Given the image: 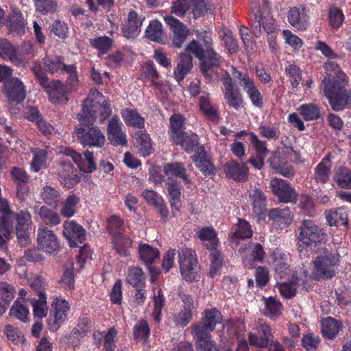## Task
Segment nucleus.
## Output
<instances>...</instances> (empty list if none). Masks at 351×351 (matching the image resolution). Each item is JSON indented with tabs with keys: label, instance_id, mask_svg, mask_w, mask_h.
<instances>
[{
	"label": "nucleus",
	"instance_id": "obj_13",
	"mask_svg": "<svg viewBox=\"0 0 351 351\" xmlns=\"http://www.w3.org/2000/svg\"><path fill=\"white\" fill-rule=\"evenodd\" d=\"M58 175L59 181L67 189L72 188L80 180L76 169L70 161L63 160L59 163Z\"/></svg>",
	"mask_w": 351,
	"mask_h": 351
},
{
	"label": "nucleus",
	"instance_id": "obj_52",
	"mask_svg": "<svg viewBox=\"0 0 351 351\" xmlns=\"http://www.w3.org/2000/svg\"><path fill=\"white\" fill-rule=\"evenodd\" d=\"M300 114L305 120H313L319 117V110L314 104H303L300 107Z\"/></svg>",
	"mask_w": 351,
	"mask_h": 351
},
{
	"label": "nucleus",
	"instance_id": "obj_36",
	"mask_svg": "<svg viewBox=\"0 0 351 351\" xmlns=\"http://www.w3.org/2000/svg\"><path fill=\"white\" fill-rule=\"evenodd\" d=\"M42 62L45 66V71L51 74L59 71H64V65H66L63 62V58L61 56H47L43 59Z\"/></svg>",
	"mask_w": 351,
	"mask_h": 351
},
{
	"label": "nucleus",
	"instance_id": "obj_41",
	"mask_svg": "<svg viewBox=\"0 0 351 351\" xmlns=\"http://www.w3.org/2000/svg\"><path fill=\"white\" fill-rule=\"evenodd\" d=\"M38 215L42 221L47 225L56 226L60 223L58 214L45 206L40 207Z\"/></svg>",
	"mask_w": 351,
	"mask_h": 351
},
{
	"label": "nucleus",
	"instance_id": "obj_37",
	"mask_svg": "<svg viewBox=\"0 0 351 351\" xmlns=\"http://www.w3.org/2000/svg\"><path fill=\"white\" fill-rule=\"evenodd\" d=\"M333 179L339 187L351 189V170L348 168L340 167Z\"/></svg>",
	"mask_w": 351,
	"mask_h": 351
},
{
	"label": "nucleus",
	"instance_id": "obj_48",
	"mask_svg": "<svg viewBox=\"0 0 351 351\" xmlns=\"http://www.w3.org/2000/svg\"><path fill=\"white\" fill-rule=\"evenodd\" d=\"M123 117L125 122L129 125L138 128H143L144 127V119L134 110H125L123 113Z\"/></svg>",
	"mask_w": 351,
	"mask_h": 351
},
{
	"label": "nucleus",
	"instance_id": "obj_20",
	"mask_svg": "<svg viewBox=\"0 0 351 351\" xmlns=\"http://www.w3.org/2000/svg\"><path fill=\"white\" fill-rule=\"evenodd\" d=\"M87 102L88 106V110L92 113H94V120L98 115L99 121L103 122L108 119L112 113L110 104L108 100H105L102 104L95 101L94 100H90L88 98L84 100V104Z\"/></svg>",
	"mask_w": 351,
	"mask_h": 351
},
{
	"label": "nucleus",
	"instance_id": "obj_25",
	"mask_svg": "<svg viewBox=\"0 0 351 351\" xmlns=\"http://www.w3.org/2000/svg\"><path fill=\"white\" fill-rule=\"evenodd\" d=\"M0 52L4 53L16 66H24L26 64L25 60L19 55L17 49L6 40H0Z\"/></svg>",
	"mask_w": 351,
	"mask_h": 351
},
{
	"label": "nucleus",
	"instance_id": "obj_35",
	"mask_svg": "<svg viewBox=\"0 0 351 351\" xmlns=\"http://www.w3.org/2000/svg\"><path fill=\"white\" fill-rule=\"evenodd\" d=\"M145 35L148 39L157 43L163 40L162 24L157 20H153L149 23L145 31Z\"/></svg>",
	"mask_w": 351,
	"mask_h": 351
},
{
	"label": "nucleus",
	"instance_id": "obj_53",
	"mask_svg": "<svg viewBox=\"0 0 351 351\" xmlns=\"http://www.w3.org/2000/svg\"><path fill=\"white\" fill-rule=\"evenodd\" d=\"M28 314V309L25 306L24 304H21L19 300L15 302L10 311V316L16 317L17 319L23 322H26L27 319Z\"/></svg>",
	"mask_w": 351,
	"mask_h": 351
},
{
	"label": "nucleus",
	"instance_id": "obj_28",
	"mask_svg": "<svg viewBox=\"0 0 351 351\" xmlns=\"http://www.w3.org/2000/svg\"><path fill=\"white\" fill-rule=\"evenodd\" d=\"M243 80L245 82L241 86L248 95L253 105L256 107L261 108L263 104V97L258 88L255 86L254 80L252 79H243Z\"/></svg>",
	"mask_w": 351,
	"mask_h": 351
},
{
	"label": "nucleus",
	"instance_id": "obj_9",
	"mask_svg": "<svg viewBox=\"0 0 351 351\" xmlns=\"http://www.w3.org/2000/svg\"><path fill=\"white\" fill-rule=\"evenodd\" d=\"M271 191L280 202L295 203L298 193L285 180L274 178L270 182Z\"/></svg>",
	"mask_w": 351,
	"mask_h": 351
},
{
	"label": "nucleus",
	"instance_id": "obj_33",
	"mask_svg": "<svg viewBox=\"0 0 351 351\" xmlns=\"http://www.w3.org/2000/svg\"><path fill=\"white\" fill-rule=\"evenodd\" d=\"M199 238L202 241H208L206 244L207 249L210 250H215L218 243V239L215 230L211 227H204L199 230L198 234Z\"/></svg>",
	"mask_w": 351,
	"mask_h": 351
},
{
	"label": "nucleus",
	"instance_id": "obj_60",
	"mask_svg": "<svg viewBox=\"0 0 351 351\" xmlns=\"http://www.w3.org/2000/svg\"><path fill=\"white\" fill-rule=\"evenodd\" d=\"M286 73L291 77L290 82L293 88H296L302 80V73L300 68L294 64H291L286 69Z\"/></svg>",
	"mask_w": 351,
	"mask_h": 351
},
{
	"label": "nucleus",
	"instance_id": "obj_4",
	"mask_svg": "<svg viewBox=\"0 0 351 351\" xmlns=\"http://www.w3.org/2000/svg\"><path fill=\"white\" fill-rule=\"evenodd\" d=\"M348 77L338 64L330 61V107L335 111L345 109L351 101Z\"/></svg>",
	"mask_w": 351,
	"mask_h": 351
},
{
	"label": "nucleus",
	"instance_id": "obj_21",
	"mask_svg": "<svg viewBox=\"0 0 351 351\" xmlns=\"http://www.w3.org/2000/svg\"><path fill=\"white\" fill-rule=\"evenodd\" d=\"M253 204V212L257 216L258 220L263 219L266 214V199L264 193L259 189H256L250 195Z\"/></svg>",
	"mask_w": 351,
	"mask_h": 351
},
{
	"label": "nucleus",
	"instance_id": "obj_15",
	"mask_svg": "<svg viewBox=\"0 0 351 351\" xmlns=\"http://www.w3.org/2000/svg\"><path fill=\"white\" fill-rule=\"evenodd\" d=\"M138 252L141 258L146 263L150 273L151 280L154 282L158 276L159 271L152 264L156 259L159 258V251L149 245L145 244L139 245Z\"/></svg>",
	"mask_w": 351,
	"mask_h": 351
},
{
	"label": "nucleus",
	"instance_id": "obj_45",
	"mask_svg": "<svg viewBox=\"0 0 351 351\" xmlns=\"http://www.w3.org/2000/svg\"><path fill=\"white\" fill-rule=\"evenodd\" d=\"M41 198L46 204L53 206L60 201V195L53 187L45 186L41 192Z\"/></svg>",
	"mask_w": 351,
	"mask_h": 351
},
{
	"label": "nucleus",
	"instance_id": "obj_40",
	"mask_svg": "<svg viewBox=\"0 0 351 351\" xmlns=\"http://www.w3.org/2000/svg\"><path fill=\"white\" fill-rule=\"evenodd\" d=\"M31 303L33 306V312L35 317L41 319L47 315L48 308L45 294L40 293L38 299H33Z\"/></svg>",
	"mask_w": 351,
	"mask_h": 351
},
{
	"label": "nucleus",
	"instance_id": "obj_22",
	"mask_svg": "<svg viewBox=\"0 0 351 351\" xmlns=\"http://www.w3.org/2000/svg\"><path fill=\"white\" fill-rule=\"evenodd\" d=\"M142 20L135 11H131L128 16L127 24L122 28L123 35L128 38H134L140 32Z\"/></svg>",
	"mask_w": 351,
	"mask_h": 351
},
{
	"label": "nucleus",
	"instance_id": "obj_47",
	"mask_svg": "<svg viewBox=\"0 0 351 351\" xmlns=\"http://www.w3.org/2000/svg\"><path fill=\"white\" fill-rule=\"evenodd\" d=\"M221 319V313L216 308H212L204 311V316L200 322L205 325H210V329L214 330L216 324L219 323Z\"/></svg>",
	"mask_w": 351,
	"mask_h": 351
},
{
	"label": "nucleus",
	"instance_id": "obj_44",
	"mask_svg": "<svg viewBox=\"0 0 351 351\" xmlns=\"http://www.w3.org/2000/svg\"><path fill=\"white\" fill-rule=\"evenodd\" d=\"M304 10L300 12L297 8H291L288 14V21L291 25L295 27L299 30L306 29V22L303 21V14Z\"/></svg>",
	"mask_w": 351,
	"mask_h": 351
},
{
	"label": "nucleus",
	"instance_id": "obj_42",
	"mask_svg": "<svg viewBox=\"0 0 351 351\" xmlns=\"http://www.w3.org/2000/svg\"><path fill=\"white\" fill-rule=\"evenodd\" d=\"M224 97L227 104L235 110H238L243 104V98L237 88H233L224 92Z\"/></svg>",
	"mask_w": 351,
	"mask_h": 351
},
{
	"label": "nucleus",
	"instance_id": "obj_58",
	"mask_svg": "<svg viewBox=\"0 0 351 351\" xmlns=\"http://www.w3.org/2000/svg\"><path fill=\"white\" fill-rule=\"evenodd\" d=\"M212 251L213 252L210 254L211 265L209 275L213 278L216 275L217 271L221 267L223 259L221 253L219 251H217L216 249L213 250Z\"/></svg>",
	"mask_w": 351,
	"mask_h": 351
},
{
	"label": "nucleus",
	"instance_id": "obj_50",
	"mask_svg": "<svg viewBox=\"0 0 351 351\" xmlns=\"http://www.w3.org/2000/svg\"><path fill=\"white\" fill-rule=\"evenodd\" d=\"M154 308L152 313L154 320L159 322L160 320L161 311L165 306V296L161 289L157 291V294L154 296Z\"/></svg>",
	"mask_w": 351,
	"mask_h": 351
},
{
	"label": "nucleus",
	"instance_id": "obj_14",
	"mask_svg": "<svg viewBox=\"0 0 351 351\" xmlns=\"http://www.w3.org/2000/svg\"><path fill=\"white\" fill-rule=\"evenodd\" d=\"M256 333H250L248 341L251 346L260 348H267L270 341L274 339L271 329L265 323L260 324L256 326Z\"/></svg>",
	"mask_w": 351,
	"mask_h": 351
},
{
	"label": "nucleus",
	"instance_id": "obj_1",
	"mask_svg": "<svg viewBox=\"0 0 351 351\" xmlns=\"http://www.w3.org/2000/svg\"><path fill=\"white\" fill-rule=\"evenodd\" d=\"M185 51L180 53L174 71V76L179 83L193 67V58L186 52L193 53L199 59L200 71L206 78L209 80L218 79L217 69L221 65L223 58L213 49L212 39L208 36H199L197 40H192Z\"/></svg>",
	"mask_w": 351,
	"mask_h": 351
},
{
	"label": "nucleus",
	"instance_id": "obj_63",
	"mask_svg": "<svg viewBox=\"0 0 351 351\" xmlns=\"http://www.w3.org/2000/svg\"><path fill=\"white\" fill-rule=\"evenodd\" d=\"M4 333L6 335L7 338L17 344L19 341L23 343L25 341L23 335H21V332L17 328H14L11 325H7L5 327Z\"/></svg>",
	"mask_w": 351,
	"mask_h": 351
},
{
	"label": "nucleus",
	"instance_id": "obj_12",
	"mask_svg": "<svg viewBox=\"0 0 351 351\" xmlns=\"http://www.w3.org/2000/svg\"><path fill=\"white\" fill-rule=\"evenodd\" d=\"M164 20L173 32L172 44L173 47L180 48L186 39L189 29L173 16H165Z\"/></svg>",
	"mask_w": 351,
	"mask_h": 351
},
{
	"label": "nucleus",
	"instance_id": "obj_2",
	"mask_svg": "<svg viewBox=\"0 0 351 351\" xmlns=\"http://www.w3.org/2000/svg\"><path fill=\"white\" fill-rule=\"evenodd\" d=\"M94 113L88 110L87 102L82 105V112L77 114L79 125L76 128V136L84 147L101 148L106 142V138L97 126L93 125Z\"/></svg>",
	"mask_w": 351,
	"mask_h": 351
},
{
	"label": "nucleus",
	"instance_id": "obj_61",
	"mask_svg": "<svg viewBox=\"0 0 351 351\" xmlns=\"http://www.w3.org/2000/svg\"><path fill=\"white\" fill-rule=\"evenodd\" d=\"M91 45L101 53H106L111 48L112 40L107 36L100 37L93 40Z\"/></svg>",
	"mask_w": 351,
	"mask_h": 351
},
{
	"label": "nucleus",
	"instance_id": "obj_56",
	"mask_svg": "<svg viewBox=\"0 0 351 351\" xmlns=\"http://www.w3.org/2000/svg\"><path fill=\"white\" fill-rule=\"evenodd\" d=\"M149 333V328L147 322L141 320L135 326L134 330V338L137 341H145Z\"/></svg>",
	"mask_w": 351,
	"mask_h": 351
},
{
	"label": "nucleus",
	"instance_id": "obj_32",
	"mask_svg": "<svg viewBox=\"0 0 351 351\" xmlns=\"http://www.w3.org/2000/svg\"><path fill=\"white\" fill-rule=\"evenodd\" d=\"M329 153H328L315 170L314 179L317 184H325L329 180Z\"/></svg>",
	"mask_w": 351,
	"mask_h": 351
},
{
	"label": "nucleus",
	"instance_id": "obj_29",
	"mask_svg": "<svg viewBox=\"0 0 351 351\" xmlns=\"http://www.w3.org/2000/svg\"><path fill=\"white\" fill-rule=\"evenodd\" d=\"M205 151L204 147L200 148L197 154L192 156V160L194 162L197 163V167L206 176H208L214 173V167L205 156Z\"/></svg>",
	"mask_w": 351,
	"mask_h": 351
},
{
	"label": "nucleus",
	"instance_id": "obj_55",
	"mask_svg": "<svg viewBox=\"0 0 351 351\" xmlns=\"http://www.w3.org/2000/svg\"><path fill=\"white\" fill-rule=\"evenodd\" d=\"M36 9L38 12L45 14L56 10V0H35Z\"/></svg>",
	"mask_w": 351,
	"mask_h": 351
},
{
	"label": "nucleus",
	"instance_id": "obj_49",
	"mask_svg": "<svg viewBox=\"0 0 351 351\" xmlns=\"http://www.w3.org/2000/svg\"><path fill=\"white\" fill-rule=\"evenodd\" d=\"M25 21L20 13L13 12L10 16V28L11 31L21 34L24 32Z\"/></svg>",
	"mask_w": 351,
	"mask_h": 351
},
{
	"label": "nucleus",
	"instance_id": "obj_59",
	"mask_svg": "<svg viewBox=\"0 0 351 351\" xmlns=\"http://www.w3.org/2000/svg\"><path fill=\"white\" fill-rule=\"evenodd\" d=\"M28 283L30 287L38 293V296L40 293L45 294L43 291L46 285L40 276L34 274H30L28 278Z\"/></svg>",
	"mask_w": 351,
	"mask_h": 351
},
{
	"label": "nucleus",
	"instance_id": "obj_62",
	"mask_svg": "<svg viewBox=\"0 0 351 351\" xmlns=\"http://www.w3.org/2000/svg\"><path fill=\"white\" fill-rule=\"evenodd\" d=\"M298 281L283 282L279 285L278 289L282 295L287 298H291L295 295L296 284Z\"/></svg>",
	"mask_w": 351,
	"mask_h": 351
},
{
	"label": "nucleus",
	"instance_id": "obj_11",
	"mask_svg": "<svg viewBox=\"0 0 351 351\" xmlns=\"http://www.w3.org/2000/svg\"><path fill=\"white\" fill-rule=\"evenodd\" d=\"M63 234L71 247H80L78 243L83 244L86 240L85 230L74 221L64 223Z\"/></svg>",
	"mask_w": 351,
	"mask_h": 351
},
{
	"label": "nucleus",
	"instance_id": "obj_23",
	"mask_svg": "<svg viewBox=\"0 0 351 351\" xmlns=\"http://www.w3.org/2000/svg\"><path fill=\"white\" fill-rule=\"evenodd\" d=\"M108 139L112 145H125L127 143L126 137L121 131V128L117 118L113 117L108 125Z\"/></svg>",
	"mask_w": 351,
	"mask_h": 351
},
{
	"label": "nucleus",
	"instance_id": "obj_17",
	"mask_svg": "<svg viewBox=\"0 0 351 351\" xmlns=\"http://www.w3.org/2000/svg\"><path fill=\"white\" fill-rule=\"evenodd\" d=\"M223 171L227 177L237 182L245 181L247 178L248 169L244 163L240 164L234 160L228 161L224 165Z\"/></svg>",
	"mask_w": 351,
	"mask_h": 351
},
{
	"label": "nucleus",
	"instance_id": "obj_19",
	"mask_svg": "<svg viewBox=\"0 0 351 351\" xmlns=\"http://www.w3.org/2000/svg\"><path fill=\"white\" fill-rule=\"evenodd\" d=\"M172 141L176 145H180L187 152L200 151L198 136L195 134H187L185 132L177 135H172Z\"/></svg>",
	"mask_w": 351,
	"mask_h": 351
},
{
	"label": "nucleus",
	"instance_id": "obj_6",
	"mask_svg": "<svg viewBox=\"0 0 351 351\" xmlns=\"http://www.w3.org/2000/svg\"><path fill=\"white\" fill-rule=\"evenodd\" d=\"M31 71L38 80L40 85L49 95L53 103L58 102L59 99L66 95V88L62 82L60 80L49 82V78L47 77L39 63H34L31 68Z\"/></svg>",
	"mask_w": 351,
	"mask_h": 351
},
{
	"label": "nucleus",
	"instance_id": "obj_54",
	"mask_svg": "<svg viewBox=\"0 0 351 351\" xmlns=\"http://www.w3.org/2000/svg\"><path fill=\"white\" fill-rule=\"evenodd\" d=\"M268 217L274 221L280 222L282 220H291L292 214L288 208L285 209L277 208L270 210Z\"/></svg>",
	"mask_w": 351,
	"mask_h": 351
},
{
	"label": "nucleus",
	"instance_id": "obj_5",
	"mask_svg": "<svg viewBox=\"0 0 351 351\" xmlns=\"http://www.w3.org/2000/svg\"><path fill=\"white\" fill-rule=\"evenodd\" d=\"M299 229L298 239L300 247L316 246L325 243L328 240L326 233L311 220H303Z\"/></svg>",
	"mask_w": 351,
	"mask_h": 351
},
{
	"label": "nucleus",
	"instance_id": "obj_8",
	"mask_svg": "<svg viewBox=\"0 0 351 351\" xmlns=\"http://www.w3.org/2000/svg\"><path fill=\"white\" fill-rule=\"evenodd\" d=\"M51 307L48 324L50 330L56 331L65 321L69 306L66 300L53 297Z\"/></svg>",
	"mask_w": 351,
	"mask_h": 351
},
{
	"label": "nucleus",
	"instance_id": "obj_51",
	"mask_svg": "<svg viewBox=\"0 0 351 351\" xmlns=\"http://www.w3.org/2000/svg\"><path fill=\"white\" fill-rule=\"evenodd\" d=\"M265 315L271 318H275L280 314L281 304L275 300L273 298H269L265 300Z\"/></svg>",
	"mask_w": 351,
	"mask_h": 351
},
{
	"label": "nucleus",
	"instance_id": "obj_43",
	"mask_svg": "<svg viewBox=\"0 0 351 351\" xmlns=\"http://www.w3.org/2000/svg\"><path fill=\"white\" fill-rule=\"evenodd\" d=\"M210 326L209 324L205 325L202 322H199L193 326L192 333L196 340V343L210 338V333L213 330L210 329Z\"/></svg>",
	"mask_w": 351,
	"mask_h": 351
},
{
	"label": "nucleus",
	"instance_id": "obj_34",
	"mask_svg": "<svg viewBox=\"0 0 351 351\" xmlns=\"http://www.w3.org/2000/svg\"><path fill=\"white\" fill-rule=\"evenodd\" d=\"M168 193L171 206L178 207L180 205V186L177 180L169 178L167 179Z\"/></svg>",
	"mask_w": 351,
	"mask_h": 351
},
{
	"label": "nucleus",
	"instance_id": "obj_64",
	"mask_svg": "<svg viewBox=\"0 0 351 351\" xmlns=\"http://www.w3.org/2000/svg\"><path fill=\"white\" fill-rule=\"evenodd\" d=\"M186 11H191V0H176L172 5V12L182 16Z\"/></svg>",
	"mask_w": 351,
	"mask_h": 351
},
{
	"label": "nucleus",
	"instance_id": "obj_39",
	"mask_svg": "<svg viewBox=\"0 0 351 351\" xmlns=\"http://www.w3.org/2000/svg\"><path fill=\"white\" fill-rule=\"evenodd\" d=\"M136 135L134 144L143 156L149 155L152 149V144L148 134L143 131H138Z\"/></svg>",
	"mask_w": 351,
	"mask_h": 351
},
{
	"label": "nucleus",
	"instance_id": "obj_57",
	"mask_svg": "<svg viewBox=\"0 0 351 351\" xmlns=\"http://www.w3.org/2000/svg\"><path fill=\"white\" fill-rule=\"evenodd\" d=\"M345 16L342 10L337 7H330V27L339 28L343 24Z\"/></svg>",
	"mask_w": 351,
	"mask_h": 351
},
{
	"label": "nucleus",
	"instance_id": "obj_31",
	"mask_svg": "<svg viewBox=\"0 0 351 351\" xmlns=\"http://www.w3.org/2000/svg\"><path fill=\"white\" fill-rule=\"evenodd\" d=\"M343 226L348 229V210L346 207L330 209V226Z\"/></svg>",
	"mask_w": 351,
	"mask_h": 351
},
{
	"label": "nucleus",
	"instance_id": "obj_24",
	"mask_svg": "<svg viewBox=\"0 0 351 351\" xmlns=\"http://www.w3.org/2000/svg\"><path fill=\"white\" fill-rule=\"evenodd\" d=\"M199 106L201 112L205 117L214 123L218 122L219 119L217 107L212 104L210 98L207 95H202L199 99Z\"/></svg>",
	"mask_w": 351,
	"mask_h": 351
},
{
	"label": "nucleus",
	"instance_id": "obj_10",
	"mask_svg": "<svg viewBox=\"0 0 351 351\" xmlns=\"http://www.w3.org/2000/svg\"><path fill=\"white\" fill-rule=\"evenodd\" d=\"M3 92L10 104H18L26 96L25 86L18 77H12L4 82Z\"/></svg>",
	"mask_w": 351,
	"mask_h": 351
},
{
	"label": "nucleus",
	"instance_id": "obj_46",
	"mask_svg": "<svg viewBox=\"0 0 351 351\" xmlns=\"http://www.w3.org/2000/svg\"><path fill=\"white\" fill-rule=\"evenodd\" d=\"M79 200V197L75 195L67 197L60 210V213L66 217L73 216L75 212V206L78 204Z\"/></svg>",
	"mask_w": 351,
	"mask_h": 351
},
{
	"label": "nucleus",
	"instance_id": "obj_16",
	"mask_svg": "<svg viewBox=\"0 0 351 351\" xmlns=\"http://www.w3.org/2000/svg\"><path fill=\"white\" fill-rule=\"evenodd\" d=\"M37 241L40 248L47 253L53 254L59 249V242L56 235L47 228L38 230Z\"/></svg>",
	"mask_w": 351,
	"mask_h": 351
},
{
	"label": "nucleus",
	"instance_id": "obj_7",
	"mask_svg": "<svg viewBox=\"0 0 351 351\" xmlns=\"http://www.w3.org/2000/svg\"><path fill=\"white\" fill-rule=\"evenodd\" d=\"M178 257L183 279L189 282L195 280L200 270L195 252L188 248L181 249L178 251Z\"/></svg>",
	"mask_w": 351,
	"mask_h": 351
},
{
	"label": "nucleus",
	"instance_id": "obj_27",
	"mask_svg": "<svg viewBox=\"0 0 351 351\" xmlns=\"http://www.w3.org/2000/svg\"><path fill=\"white\" fill-rule=\"evenodd\" d=\"M114 249L123 256L130 255L129 249L132 245V240L121 232H115L112 239Z\"/></svg>",
	"mask_w": 351,
	"mask_h": 351
},
{
	"label": "nucleus",
	"instance_id": "obj_3",
	"mask_svg": "<svg viewBox=\"0 0 351 351\" xmlns=\"http://www.w3.org/2000/svg\"><path fill=\"white\" fill-rule=\"evenodd\" d=\"M14 221H16V229H29L32 216L27 210H21L19 213L12 212L8 202L0 198V247L2 249L10 239Z\"/></svg>",
	"mask_w": 351,
	"mask_h": 351
},
{
	"label": "nucleus",
	"instance_id": "obj_18",
	"mask_svg": "<svg viewBox=\"0 0 351 351\" xmlns=\"http://www.w3.org/2000/svg\"><path fill=\"white\" fill-rule=\"evenodd\" d=\"M314 271L313 278L315 280L327 279L329 278V254L326 249L324 254L319 255L313 261Z\"/></svg>",
	"mask_w": 351,
	"mask_h": 351
},
{
	"label": "nucleus",
	"instance_id": "obj_30",
	"mask_svg": "<svg viewBox=\"0 0 351 351\" xmlns=\"http://www.w3.org/2000/svg\"><path fill=\"white\" fill-rule=\"evenodd\" d=\"M164 173L166 175L171 174L181 178L185 184L191 183L183 163L178 162L168 163L164 167Z\"/></svg>",
	"mask_w": 351,
	"mask_h": 351
},
{
	"label": "nucleus",
	"instance_id": "obj_26",
	"mask_svg": "<svg viewBox=\"0 0 351 351\" xmlns=\"http://www.w3.org/2000/svg\"><path fill=\"white\" fill-rule=\"evenodd\" d=\"M215 10L211 0H191V12L195 18L213 14Z\"/></svg>",
	"mask_w": 351,
	"mask_h": 351
},
{
	"label": "nucleus",
	"instance_id": "obj_38",
	"mask_svg": "<svg viewBox=\"0 0 351 351\" xmlns=\"http://www.w3.org/2000/svg\"><path fill=\"white\" fill-rule=\"evenodd\" d=\"M145 276L142 269L138 267H130L128 269L126 280L134 287H140L145 283Z\"/></svg>",
	"mask_w": 351,
	"mask_h": 351
}]
</instances>
